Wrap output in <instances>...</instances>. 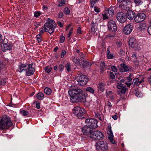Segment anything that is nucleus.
Listing matches in <instances>:
<instances>
[{
  "label": "nucleus",
  "mask_w": 151,
  "mask_h": 151,
  "mask_svg": "<svg viewBox=\"0 0 151 151\" xmlns=\"http://www.w3.org/2000/svg\"><path fill=\"white\" fill-rule=\"evenodd\" d=\"M68 93L71 102L85 103L86 101V95L81 89L78 88L71 89L69 90Z\"/></svg>",
  "instance_id": "1"
},
{
  "label": "nucleus",
  "mask_w": 151,
  "mask_h": 151,
  "mask_svg": "<svg viewBox=\"0 0 151 151\" xmlns=\"http://www.w3.org/2000/svg\"><path fill=\"white\" fill-rule=\"evenodd\" d=\"M12 124L9 116L5 115L0 119V129H7Z\"/></svg>",
  "instance_id": "2"
},
{
  "label": "nucleus",
  "mask_w": 151,
  "mask_h": 151,
  "mask_svg": "<svg viewBox=\"0 0 151 151\" xmlns=\"http://www.w3.org/2000/svg\"><path fill=\"white\" fill-rule=\"evenodd\" d=\"M73 113L78 119H82L84 118L83 116L86 111L83 108L77 106L73 109Z\"/></svg>",
  "instance_id": "3"
},
{
  "label": "nucleus",
  "mask_w": 151,
  "mask_h": 151,
  "mask_svg": "<svg viewBox=\"0 0 151 151\" xmlns=\"http://www.w3.org/2000/svg\"><path fill=\"white\" fill-rule=\"evenodd\" d=\"M55 24V21L52 20H50L44 24V27L47 30L50 34H52L54 32L55 28L54 25Z\"/></svg>",
  "instance_id": "4"
},
{
  "label": "nucleus",
  "mask_w": 151,
  "mask_h": 151,
  "mask_svg": "<svg viewBox=\"0 0 151 151\" xmlns=\"http://www.w3.org/2000/svg\"><path fill=\"white\" fill-rule=\"evenodd\" d=\"M86 126L91 128V129L97 128L98 126L97 124L98 121L95 119H88L86 120Z\"/></svg>",
  "instance_id": "5"
},
{
  "label": "nucleus",
  "mask_w": 151,
  "mask_h": 151,
  "mask_svg": "<svg viewBox=\"0 0 151 151\" xmlns=\"http://www.w3.org/2000/svg\"><path fill=\"white\" fill-rule=\"evenodd\" d=\"M77 81L78 82V85L81 86L85 85L88 81L87 77L82 74L78 75L77 76Z\"/></svg>",
  "instance_id": "6"
},
{
  "label": "nucleus",
  "mask_w": 151,
  "mask_h": 151,
  "mask_svg": "<svg viewBox=\"0 0 151 151\" xmlns=\"http://www.w3.org/2000/svg\"><path fill=\"white\" fill-rule=\"evenodd\" d=\"M91 138L94 140L102 139L103 138V134L99 131H93Z\"/></svg>",
  "instance_id": "7"
},
{
  "label": "nucleus",
  "mask_w": 151,
  "mask_h": 151,
  "mask_svg": "<svg viewBox=\"0 0 151 151\" xmlns=\"http://www.w3.org/2000/svg\"><path fill=\"white\" fill-rule=\"evenodd\" d=\"M114 13V11L113 9L111 8H108L107 10H105V12L102 14L103 19H108L109 17H112Z\"/></svg>",
  "instance_id": "8"
},
{
  "label": "nucleus",
  "mask_w": 151,
  "mask_h": 151,
  "mask_svg": "<svg viewBox=\"0 0 151 151\" xmlns=\"http://www.w3.org/2000/svg\"><path fill=\"white\" fill-rule=\"evenodd\" d=\"M129 44L130 47L134 49L135 50H138L139 45L137 43L136 39L133 37L130 38L129 41Z\"/></svg>",
  "instance_id": "9"
},
{
  "label": "nucleus",
  "mask_w": 151,
  "mask_h": 151,
  "mask_svg": "<svg viewBox=\"0 0 151 151\" xmlns=\"http://www.w3.org/2000/svg\"><path fill=\"white\" fill-rule=\"evenodd\" d=\"M107 26L108 30L110 32H114L116 31V24L113 20H111L108 22Z\"/></svg>",
  "instance_id": "10"
},
{
  "label": "nucleus",
  "mask_w": 151,
  "mask_h": 151,
  "mask_svg": "<svg viewBox=\"0 0 151 151\" xmlns=\"http://www.w3.org/2000/svg\"><path fill=\"white\" fill-rule=\"evenodd\" d=\"M146 17L145 14L142 13H139L134 17V21L137 23L141 22L144 20Z\"/></svg>",
  "instance_id": "11"
},
{
  "label": "nucleus",
  "mask_w": 151,
  "mask_h": 151,
  "mask_svg": "<svg viewBox=\"0 0 151 151\" xmlns=\"http://www.w3.org/2000/svg\"><path fill=\"white\" fill-rule=\"evenodd\" d=\"M116 18L117 20L121 23L124 22L126 20V18L123 12H119L116 15Z\"/></svg>",
  "instance_id": "12"
},
{
  "label": "nucleus",
  "mask_w": 151,
  "mask_h": 151,
  "mask_svg": "<svg viewBox=\"0 0 151 151\" xmlns=\"http://www.w3.org/2000/svg\"><path fill=\"white\" fill-rule=\"evenodd\" d=\"M96 146L97 149L99 148H100L101 150L103 151H105L107 150L108 148L107 144L104 142L103 141H101L99 142L96 144Z\"/></svg>",
  "instance_id": "13"
},
{
  "label": "nucleus",
  "mask_w": 151,
  "mask_h": 151,
  "mask_svg": "<svg viewBox=\"0 0 151 151\" xmlns=\"http://www.w3.org/2000/svg\"><path fill=\"white\" fill-rule=\"evenodd\" d=\"M32 64H29L28 65L26 68V75L27 76H29L34 73V68L32 67Z\"/></svg>",
  "instance_id": "14"
},
{
  "label": "nucleus",
  "mask_w": 151,
  "mask_h": 151,
  "mask_svg": "<svg viewBox=\"0 0 151 151\" xmlns=\"http://www.w3.org/2000/svg\"><path fill=\"white\" fill-rule=\"evenodd\" d=\"M93 130V129H91L90 127L86 126L82 128V131L83 134L86 135L90 136Z\"/></svg>",
  "instance_id": "15"
},
{
  "label": "nucleus",
  "mask_w": 151,
  "mask_h": 151,
  "mask_svg": "<svg viewBox=\"0 0 151 151\" xmlns=\"http://www.w3.org/2000/svg\"><path fill=\"white\" fill-rule=\"evenodd\" d=\"M132 26L130 24H128L124 28L123 30L124 33L126 35H128L132 31Z\"/></svg>",
  "instance_id": "16"
},
{
  "label": "nucleus",
  "mask_w": 151,
  "mask_h": 151,
  "mask_svg": "<svg viewBox=\"0 0 151 151\" xmlns=\"http://www.w3.org/2000/svg\"><path fill=\"white\" fill-rule=\"evenodd\" d=\"M121 4V8L123 10H128L129 8V5L130 4V1L128 0L122 1Z\"/></svg>",
  "instance_id": "17"
},
{
  "label": "nucleus",
  "mask_w": 151,
  "mask_h": 151,
  "mask_svg": "<svg viewBox=\"0 0 151 151\" xmlns=\"http://www.w3.org/2000/svg\"><path fill=\"white\" fill-rule=\"evenodd\" d=\"M135 16V14L133 11L129 10L128 11L127 13L126 17L129 20H131Z\"/></svg>",
  "instance_id": "18"
},
{
  "label": "nucleus",
  "mask_w": 151,
  "mask_h": 151,
  "mask_svg": "<svg viewBox=\"0 0 151 151\" xmlns=\"http://www.w3.org/2000/svg\"><path fill=\"white\" fill-rule=\"evenodd\" d=\"M121 68H119V71L121 72H125L129 71L130 68L125 64H121Z\"/></svg>",
  "instance_id": "19"
},
{
  "label": "nucleus",
  "mask_w": 151,
  "mask_h": 151,
  "mask_svg": "<svg viewBox=\"0 0 151 151\" xmlns=\"http://www.w3.org/2000/svg\"><path fill=\"white\" fill-rule=\"evenodd\" d=\"M107 133L109 135L108 137L110 140V142L113 144H115V141L114 140L113 137H114L111 129L108 130L107 131Z\"/></svg>",
  "instance_id": "20"
},
{
  "label": "nucleus",
  "mask_w": 151,
  "mask_h": 151,
  "mask_svg": "<svg viewBox=\"0 0 151 151\" xmlns=\"http://www.w3.org/2000/svg\"><path fill=\"white\" fill-rule=\"evenodd\" d=\"M28 65L27 64H21L18 66V70L20 73L22 72L23 70L26 71Z\"/></svg>",
  "instance_id": "21"
},
{
  "label": "nucleus",
  "mask_w": 151,
  "mask_h": 151,
  "mask_svg": "<svg viewBox=\"0 0 151 151\" xmlns=\"http://www.w3.org/2000/svg\"><path fill=\"white\" fill-rule=\"evenodd\" d=\"M2 49L4 51H5L6 50H11L12 49L11 45L9 43H5L3 44Z\"/></svg>",
  "instance_id": "22"
},
{
  "label": "nucleus",
  "mask_w": 151,
  "mask_h": 151,
  "mask_svg": "<svg viewBox=\"0 0 151 151\" xmlns=\"http://www.w3.org/2000/svg\"><path fill=\"white\" fill-rule=\"evenodd\" d=\"M144 82V80L143 79H142L141 80H139V79L138 78H136L134 79L133 80V82H134V85H136L138 86L140 85L141 83H143Z\"/></svg>",
  "instance_id": "23"
},
{
  "label": "nucleus",
  "mask_w": 151,
  "mask_h": 151,
  "mask_svg": "<svg viewBox=\"0 0 151 151\" xmlns=\"http://www.w3.org/2000/svg\"><path fill=\"white\" fill-rule=\"evenodd\" d=\"M92 26L91 27V30L92 32H95L96 30L98 24L96 23H94L93 22H92Z\"/></svg>",
  "instance_id": "24"
},
{
  "label": "nucleus",
  "mask_w": 151,
  "mask_h": 151,
  "mask_svg": "<svg viewBox=\"0 0 151 151\" xmlns=\"http://www.w3.org/2000/svg\"><path fill=\"white\" fill-rule=\"evenodd\" d=\"M105 84L103 83H99V84L98 88L99 90L101 92H103L105 89Z\"/></svg>",
  "instance_id": "25"
},
{
  "label": "nucleus",
  "mask_w": 151,
  "mask_h": 151,
  "mask_svg": "<svg viewBox=\"0 0 151 151\" xmlns=\"http://www.w3.org/2000/svg\"><path fill=\"white\" fill-rule=\"evenodd\" d=\"M78 61L80 65L82 67L85 63V62H86V60L83 58H80Z\"/></svg>",
  "instance_id": "26"
},
{
  "label": "nucleus",
  "mask_w": 151,
  "mask_h": 151,
  "mask_svg": "<svg viewBox=\"0 0 151 151\" xmlns=\"http://www.w3.org/2000/svg\"><path fill=\"white\" fill-rule=\"evenodd\" d=\"M37 97L38 99L42 100L44 98V95L42 92H39L37 93Z\"/></svg>",
  "instance_id": "27"
},
{
  "label": "nucleus",
  "mask_w": 151,
  "mask_h": 151,
  "mask_svg": "<svg viewBox=\"0 0 151 151\" xmlns=\"http://www.w3.org/2000/svg\"><path fill=\"white\" fill-rule=\"evenodd\" d=\"M146 27V24L144 23H141L139 24V29L142 30L145 29Z\"/></svg>",
  "instance_id": "28"
},
{
  "label": "nucleus",
  "mask_w": 151,
  "mask_h": 151,
  "mask_svg": "<svg viewBox=\"0 0 151 151\" xmlns=\"http://www.w3.org/2000/svg\"><path fill=\"white\" fill-rule=\"evenodd\" d=\"M44 92L47 95H50L52 92V91L51 89L47 87L45 88L44 89Z\"/></svg>",
  "instance_id": "29"
},
{
  "label": "nucleus",
  "mask_w": 151,
  "mask_h": 151,
  "mask_svg": "<svg viewBox=\"0 0 151 151\" xmlns=\"http://www.w3.org/2000/svg\"><path fill=\"white\" fill-rule=\"evenodd\" d=\"M91 65V64L90 63H89L86 61L82 68H89Z\"/></svg>",
  "instance_id": "30"
},
{
  "label": "nucleus",
  "mask_w": 151,
  "mask_h": 151,
  "mask_svg": "<svg viewBox=\"0 0 151 151\" xmlns=\"http://www.w3.org/2000/svg\"><path fill=\"white\" fill-rule=\"evenodd\" d=\"M90 1L91 5V7H93L95 4L98 3L99 1H102L103 0H90Z\"/></svg>",
  "instance_id": "31"
},
{
  "label": "nucleus",
  "mask_w": 151,
  "mask_h": 151,
  "mask_svg": "<svg viewBox=\"0 0 151 151\" xmlns=\"http://www.w3.org/2000/svg\"><path fill=\"white\" fill-rule=\"evenodd\" d=\"M134 92L135 95L137 96L140 97L142 95L141 92L138 89H135Z\"/></svg>",
  "instance_id": "32"
},
{
  "label": "nucleus",
  "mask_w": 151,
  "mask_h": 151,
  "mask_svg": "<svg viewBox=\"0 0 151 151\" xmlns=\"http://www.w3.org/2000/svg\"><path fill=\"white\" fill-rule=\"evenodd\" d=\"M36 38L37 41L39 43L42 41L41 35V34H39L36 36Z\"/></svg>",
  "instance_id": "33"
},
{
  "label": "nucleus",
  "mask_w": 151,
  "mask_h": 151,
  "mask_svg": "<svg viewBox=\"0 0 151 151\" xmlns=\"http://www.w3.org/2000/svg\"><path fill=\"white\" fill-rule=\"evenodd\" d=\"M87 92H89L90 93L93 94L94 92L93 89L91 87H89L86 89Z\"/></svg>",
  "instance_id": "34"
},
{
  "label": "nucleus",
  "mask_w": 151,
  "mask_h": 151,
  "mask_svg": "<svg viewBox=\"0 0 151 151\" xmlns=\"http://www.w3.org/2000/svg\"><path fill=\"white\" fill-rule=\"evenodd\" d=\"M20 113L23 116H26L29 114L28 112L25 110H22L20 111Z\"/></svg>",
  "instance_id": "35"
},
{
  "label": "nucleus",
  "mask_w": 151,
  "mask_h": 151,
  "mask_svg": "<svg viewBox=\"0 0 151 151\" xmlns=\"http://www.w3.org/2000/svg\"><path fill=\"white\" fill-rule=\"evenodd\" d=\"M73 28H71L70 30L69 33L68 34V37L67 38V39L68 40L70 41L71 39L70 36L72 35V31L73 30Z\"/></svg>",
  "instance_id": "36"
},
{
  "label": "nucleus",
  "mask_w": 151,
  "mask_h": 151,
  "mask_svg": "<svg viewBox=\"0 0 151 151\" xmlns=\"http://www.w3.org/2000/svg\"><path fill=\"white\" fill-rule=\"evenodd\" d=\"M65 67L68 72H70L71 71V67L69 63H67L65 65Z\"/></svg>",
  "instance_id": "37"
},
{
  "label": "nucleus",
  "mask_w": 151,
  "mask_h": 151,
  "mask_svg": "<svg viewBox=\"0 0 151 151\" xmlns=\"http://www.w3.org/2000/svg\"><path fill=\"white\" fill-rule=\"evenodd\" d=\"M66 0H61L59 3L58 5V6H61L65 4Z\"/></svg>",
  "instance_id": "38"
},
{
  "label": "nucleus",
  "mask_w": 151,
  "mask_h": 151,
  "mask_svg": "<svg viewBox=\"0 0 151 151\" xmlns=\"http://www.w3.org/2000/svg\"><path fill=\"white\" fill-rule=\"evenodd\" d=\"M40 32L39 34H41V35L43 33L45 32H47V30L45 29V27H44V26L43 28H42L40 29Z\"/></svg>",
  "instance_id": "39"
},
{
  "label": "nucleus",
  "mask_w": 151,
  "mask_h": 151,
  "mask_svg": "<svg viewBox=\"0 0 151 151\" xmlns=\"http://www.w3.org/2000/svg\"><path fill=\"white\" fill-rule=\"evenodd\" d=\"M52 69L51 67L47 66L45 67V70L46 72L49 73L51 71Z\"/></svg>",
  "instance_id": "40"
},
{
  "label": "nucleus",
  "mask_w": 151,
  "mask_h": 151,
  "mask_svg": "<svg viewBox=\"0 0 151 151\" xmlns=\"http://www.w3.org/2000/svg\"><path fill=\"white\" fill-rule=\"evenodd\" d=\"M64 12L66 15H68L70 13V10L68 7H65L64 9Z\"/></svg>",
  "instance_id": "41"
},
{
  "label": "nucleus",
  "mask_w": 151,
  "mask_h": 151,
  "mask_svg": "<svg viewBox=\"0 0 151 151\" xmlns=\"http://www.w3.org/2000/svg\"><path fill=\"white\" fill-rule=\"evenodd\" d=\"M123 84L121 82H119L117 84V88L119 89H121L122 88H123Z\"/></svg>",
  "instance_id": "42"
},
{
  "label": "nucleus",
  "mask_w": 151,
  "mask_h": 151,
  "mask_svg": "<svg viewBox=\"0 0 151 151\" xmlns=\"http://www.w3.org/2000/svg\"><path fill=\"white\" fill-rule=\"evenodd\" d=\"M134 2L137 4H141L143 3L142 0H134Z\"/></svg>",
  "instance_id": "43"
},
{
  "label": "nucleus",
  "mask_w": 151,
  "mask_h": 151,
  "mask_svg": "<svg viewBox=\"0 0 151 151\" xmlns=\"http://www.w3.org/2000/svg\"><path fill=\"white\" fill-rule=\"evenodd\" d=\"M41 14V13L39 11L35 12L34 14V16L35 17H37L39 16Z\"/></svg>",
  "instance_id": "44"
},
{
  "label": "nucleus",
  "mask_w": 151,
  "mask_h": 151,
  "mask_svg": "<svg viewBox=\"0 0 151 151\" xmlns=\"http://www.w3.org/2000/svg\"><path fill=\"white\" fill-rule=\"evenodd\" d=\"M121 90V93L124 94L126 92V90L127 88H126V87L124 86L123 88H122Z\"/></svg>",
  "instance_id": "45"
},
{
  "label": "nucleus",
  "mask_w": 151,
  "mask_h": 151,
  "mask_svg": "<svg viewBox=\"0 0 151 151\" xmlns=\"http://www.w3.org/2000/svg\"><path fill=\"white\" fill-rule=\"evenodd\" d=\"M132 76L131 74H130L129 76L127 78L128 82H130L132 81Z\"/></svg>",
  "instance_id": "46"
},
{
  "label": "nucleus",
  "mask_w": 151,
  "mask_h": 151,
  "mask_svg": "<svg viewBox=\"0 0 151 151\" xmlns=\"http://www.w3.org/2000/svg\"><path fill=\"white\" fill-rule=\"evenodd\" d=\"M40 23H41L40 22H37L35 21V22L34 23V25L35 27L36 28H37L40 25Z\"/></svg>",
  "instance_id": "47"
},
{
  "label": "nucleus",
  "mask_w": 151,
  "mask_h": 151,
  "mask_svg": "<svg viewBox=\"0 0 151 151\" xmlns=\"http://www.w3.org/2000/svg\"><path fill=\"white\" fill-rule=\"evenodd\" d=\"M106 106L108 107V109L110 110L112 106L111 103L109 101H108L107 104Z\"/></svg>",
  "instance_id": "48"
},
{
  "label": "nucleus",
  "mask_w": 151,
  "mask_h": 151,
  "mask_svg": "<svg viewBox=\"0 0 151 151\" xmlns=\"http://www.w3.org/2000/svg\"><path fill=\"white\" fill-rule=\"evenodd\" d=\"M34 104L36 105V107L37 109H40V104L39 102L37 101H36L34 103Z\"/></svg>",
  "instance_id": "49"
},
{
  "label": "nucleus",
  "mask_w": 151,
  "mask_h": 151,
  "mask_svg": "<svg viewBox=\"0 0 151 151\" xmlns=\"http://www.w3.org/2000/svg\"><path fill=\"white\" fill-rule=\"evenodd\" d=\"M66 52L64 50H63L61 52V57L62 58H63L64 55L66 54Z\"/></svg>",
  "instance_id": "50"
},
{
  "label": "nucleus",
  "mask_w": 151,
  "mask_h": 151,
  "mask_svg": "<svg viewBox=\"0 0 151 151\" xmlns=\"http://www.w3.org/2000/svg\"><path fill=\"white\" fill-rule=\"evenodd\" d=\"M65 37L63 36H61L60 38V42L63 43L65 41Z\"/></svg>",
  "instance_id": "51"
},
{
  "label": "nucleus",
  "mask_w": 151,
  "mask_h": 151,
  "mask_svg": "<svg viewBox=\"0 0 151 151\" xmlns=\"http://www.w3.org/2000/svg\"><path fill=\"white\" fill-rule=\"evenodd\" d=\"M110 77L111 79H113L115 78V76L112 72H111L110 74Z\"/></svg>",
  "instance_id": "52"
},
{
  "label": "nucleus",
  "mask_w": 151,
  "mask_h": 151,
  "mask_svg": "<svg viewBox=\"0 0 151 151\" xmlns=\"http://www.w3.org/2000/svg\"><path fill=\"white\" fill-rule=\"evenodd\" d=\"M120 97L118 99L119 101H120L122 99H124V94L120 93Z\"/></svg>",
  "instance_id": "53"
},
{
  "label": "nucleus",
  "mask_w": 151,
  "mask_h": 151,
  "mask_svg": "<svg viewBox=\"0 0 151 151\" xmlns=\"http://www.w3.org/2000/svg\"><path fill=\"white\" fill-rule=\"evenodd\" d=\"M119 55L121 56H123L125 54L124 51L122 49H121L119 52Z\"/></svg>",
  "instance_id": "54"
},
{
  "label": "nucleus",
  "mask_w": 151,
  "mask_h": 151,
  "mask_svg": "<svg viewBox=\"0 0 151 151\" xmlns=\"http://www.w3.org/2000/svg\"><path fill=\"white\" fill-rule=\"evenodd\" d=\"M78 55L81 57L80 58H83L85 56L84 54H83L82 52H80L78 54Z\"/></svg>",
  "instance_id": "55"
},
{
  "label": "nucleus",
  "mask_w": 151,
  "mask_h": 151,
  "mask_svg": "<svg viewBox=\"0 0 151 151\" xmlns=\"http://www.w3.org/2000/svg\"><path fill=\"white\" fill-rule=\"evenodd\" d=\"M111 69L114 72H115L117 71V69L115 66H111Z\"/></svg>",
  "instance_id": "56"
},
{
  "label": "nucleus",
  "mask_w": 151,
  "mask_h": 151,
  "mask_svg": "<svg viewBox=\"0 0 151 151\" xmlns=\"http://www.w3.org/2000/svg\"><path fill=\"white\" fill-rule=\"evenodd\" d=\"M122 43L119 41H117L116 42V45L118 47H120L122 45Z\"/></svg>",
  "instance_id": "57"
},
{
  "label": "nucleus",
  "mask_w": 151,
  "mask_h": 151,
  "mask_svg": "<svg viewBox=\"0 0 151 151\" xmlns=\"http://www.w3.org/2000/svg\"><path fill=\"white\" fill-rule=\"evenodd\" d=\"M94 10L96 12H100V9L97 6L94 7Z\"/></svg>",
  "instance_id": "58"
},
{
  "label": "nucleus",
  "mask_w": 151,
  "mask_h": 151,
  "mask_svg": "<svg viewBox=\"0 0 151 151\" xmlns=\"http://www.w3.org/2000/svg\"><path fill=\"white\" fill-rule=\"evenodd\" d=\"M107 57L109 59H113L114 57L113 54H111L109 55H108Z\"/></svg>",
  "instance_id": "59"
},
{
  "label": "nucleus",
  "mask_w": 151,
  "mask_h": 151,
  "mask_svg": "<svg viewBox=\"0 0 151 151\" xmlns=\"http://www.w3.org/2000/svg\"><path fill=\"white\" fill-rule=\"evenodd\" d=\"M63 16V13L62 12H59L58 14V18H62Z\"/></svg>",
  "instance_id": "60"
},
{
  "label": "nucleus",
  "mask_w": 151,
  "mask_h": 151,
  "mask_svg": "<svg viewBox=\"0 0 151 151\" xmlns=\"http://www.w3.org/2000/svg\"><path fill=\"white\" fill-rule=\"evenodd\" d=\"M147 31L149 34L151 35V25L148 28Z\"/></svg>",
  "instance_id": "61"
},
{
  "label": "nucleus",
  "mask_w": 151,
  "mask_h": 151,
  "mask_svg": "<svg viewBox=\"0 0 151 151\" xmlns=\"http://www.w3.org/2000/svg\"><path fill=\"white\" fill-rule=\"evenodd\" d=\"M57 24L60 27H63V24L60 21H58L57 22Z\"/></svg>",
  "instance_id": "62"
},
{
  "label": "nucleus",
  "mask_w": 151,
  "mask_h": 151,
  "mask_svg": "<svg viewBox=\"0 0 151 151\" xmlns=\"http://www.w3.org/2000/svg\"><path fill=\"white\" fill-rule=\"evenodd\" d=\"M6 82V81L4 79H1L0 83L2 85H4Z\"/></svg>",
  "instance_id": "63"
},
{
  "label": "nucleus",
  "mask_w": 151,
  "mask_h": 151,
  "mask_svg": "<svg viewBox=\"0 0 151 151\" xmlns=\"http://www.w3.org/2000/svg\"><path fill=\"white\" fill-rule=\"evenodd\" d=\"M59 69L60 71H61L64 69V66L62 64L60 65Z\"/></svg>",
  "instance_id": "64"
}]
</instances>
